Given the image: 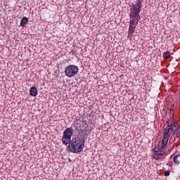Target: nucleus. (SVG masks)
I'll return each mask as SVG.
<instances>
[{"instance_id":"1","label":"nucleus","mask_w":180,"mask_h":180,"mask_svg":"<svg viewBox=\"0 0 180 180\" xmlns=\"http://www.w3.org/2000/svg\"><path fill=\"white\" fill-rule=\"evenodd\" d=\"M141 8H143V4H141V0H136L135 3H131V7L130 8V22L129 27V36H133L134 30L139 22L141 19L140 15V12H141Z\"/></svg>"},{"instance_id":"2","label":"nucleus","mask_w":180,"mask_h":180,"mask_svg":"<svg viewBox=\"0 0 180 180\" xmlns=\"http://www.w3.org/2000/svg\"><path fill=\"white\" fill-rule=\"evenodd\" d=\"M68 147L70 148L71 153H81L84 148L85 147V139L79 136L73 139L68 145Z\"/></svg>"},{"instance_id":"3","label":"nucleus","mask_w":180,"mask_h":180,"mask_svg":"<svg viewBox=\"0 0 180 180\" xmlns=\"http://www.w3.org/2000/svg\"><path fill=\"white\" fill-rule=\"evenodd\" d=\"M79 68L78 66L74 65H69L66 66L65 69V75L68 78H72V77H75L77 74H78Z\"/></svg>"},{"instance_id":"4","label":"nucleus","mask_w":180,"mask_h":180,"mask_svg":"<svg viewBox=\"0 0 180 180\" xmlns=\"http://www.w3.org/2000/svg\"><path fill=\"white\" fill-rule=\"evenodd\" d=\"M166 124L167 125V128L165 129V131H168L169 134L170 130L174 134L176 133V131L179 130V123H178L176 121L174 122L171 118L167 120Z\"/></svg>"},{"instance_id":"5","label":"nucleus","mask_w":180,"mask_h":180,"mask_svg":"<svg viewBox=\"0 0 180 180\" xmlns=\"http://www.w3.org/2000/svg\"><path fill=\"white\" fill-rule=\"evenodd\" d=\"M168 137H169V134L168 131H165L163 133V138L162 139V146H160L162 150H165V147L168 144Z\"/></svg>"},{"instance_id":"6","label":"nucleus","mask_w":180,"mask_h":180,"mask_svg":"<svg viewBox=\"0 0 180 180\" xmlns=\"http://www.w3.org/2000/svg\"><path fill=\"white\" fill-rule=\"evenodd\" d=\"M164 154H165V149H162L161 147H160L159 150L155 152V155L154 156V159L161 160Z\"/></svg>"},{"instance_id":"7","label":"nucleus","mask_w":180,"mask_h":180,"mask_svg":"<svg viewBox=\"0 0 180 180\" xmlns=\"http://www.w3.org/2000/svg\"><path fill=\"white\" fill-rule=\"evenodd\" d=\"M71 136H72V128H67L63 131L64 139H71Z\"/></svg>"},{"instance_id":"8","label":"nucleus","mask_w":180,"mask_h":180,"mask_svg":"<svg viewBox=\"0 0 180 180\" xmlns=\"http://www.w3.org/2000/svg\"><path fill=\"white\" fill-rule=\"evenodd\" d=\"M30 95L31 96H37V88L35 86L31 87L30 89Z\"/></svg>"},{"instance_id":"9","label":"nucleus","mask_w":180,"mask_h":180,"mask_svg":"<svg viewBox=\"0 0 180 180\" xmlns=\"http://www.w3.org/2000/svg\"><path fill=\"white\" fill-rule=\"evenodd\" d=\"M27 22H29V19L27 17H23L20 20V26L25 27L27 25Z\"/></svg>"},{"instance_id":"10","label":"nucleus","mask_w":180,"mask_h":180,"mask_svg":"<svg viewBox=\"0 0 180 180\" xmlns=\"http://www.w3.org/2000/svg\"><path fill=\"white\" fill-rule=\"evenodd\" d=\"M173 161L176 165H179L180 163V155H176L174 157Z\"/></svg>"},{"instance_id":"11","label":"nucleus","mask_w":180,"mask_h":180,"mask_svg":"<svg viewBox=\"0 0 180 180\" xmlns=\"http://www.w3.org/2000/svg\"><path fill=\"white\" fill-rule=\"evenodd\" d=\"M62 141L65 144V146H68V144H70V146H71V139H65L64 136H63Z\"/></svg>"},{"instance_id":"12","label":"nucleus","mask_w":180,"mask_h":180,"mask_svg":"<svg viewBox=\"0 0 180 180\" xmlns=\"http://www.w3.org/2000/svg\"><path fill=\"white\" fill-rule=\"evenodd\" d=\"M171 58V52L169 51H166L163 53V58Z\"/></svg>"},{"instance_id":"13","label":"nucleus","mask_w":180,"mask_h":180,"mask_svg":"<svg viewBox=\"0 0 180 180\" xmlns=\"http://www.w3.org/2000/svg\"><path fill=\"white\" fill-rule=\"evenodd\" d=\"M165 176H169V171L165 172Z\"/></svg>"},{"instance_id":"14","label":"nucleus","mask_w":180,"mask_h":180,"mask_svg":"<svg viewBox=\"0 0 180 180\" xmlns=\"http://www.w3.org/2000/svg\"><path fill=\"white\" fill-rule=\"evenodd\" d=\"M172 113V110H170V114Z\"/></svg>"}]
</instances>
